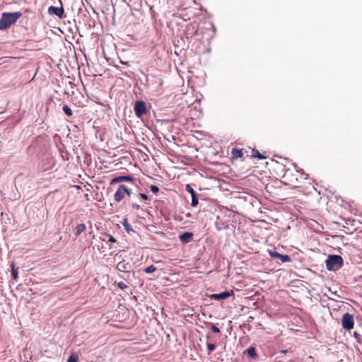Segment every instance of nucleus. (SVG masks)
Here are the masks:
<instances>
[{
	"label": "nucleus",
	"instance_id": "nucleus-20",
	"mask_svg": "<svg viewBox=\"0 0 362 362\" xmlns=\"http://www.w3.org/2000/svg\"><path fill=\"white\" fill-rule=\"evenodd\" d=\"M117 285L121 290H125L128 288V286L123 281L117 282Z\"/></svg>",
	"mask_w": 362,
	"mask_h": 362
},
{
	"label": "nucleus",
	"instance_id": "nucleus-13",
	"mask_svg": "<svg viewBox=\"0 0 362 362\" xmlns=\"http://www.w3.org/2000/svg\"><path fill=\"white\" fill-rule=\"evenodd\" d=\"M86 230V226L85 223H80L76 226L74 229V235L78 238L83 232Z\"/></svg>",
	"mask_w": 362,
	"mask_h": 362
},
{
	"label": "nucleus",
	"instance_id": "nucleus-11",
	"mask_svg": "<svg viewBox=\"0 0 362 362\" xmlns=\"http://www.w3.org/2000/svg\"><path fill=\"white\" fill-rule=\"evenodd\" d=\"M193 234L190 232H185L182 234H180L179 236L180 240L183 243H188L192 240Z\"/></svg>",
	"mask_w": 362,
	"mask_h": 362
},
{
	"label": "nucleus",
	"instance_id": "nucleus-15",
	"mask_svg": "<svg viewBox=\"0 0 362 362\" xmlns=\"http://www.w3.org/2000/svg\"><path fill=\"white\" fill-rule=\"evenodd\" d=\"M247 353L248 356L252 358H256L257 357L256 350L254 347H250L249 349H247Z\"/></svg>",
	"mask_w": 362,
	"mask_h": 362
},
{
	"label": "nucleus",
	"instance_id": "nucleus-4",
	"mask_svg": "<svg viewBox=\"0 0 362 362\" xmlns=\"http://www.w3.org/2000/svg\"><path fill=\"white\" fill-rule=\"evenodd\" d=\"M354 318L353 315L346 313L342 315L341 326L344 329L351 330L354 326Z\"/></svg>",
	"mask_w": 362,
	"mask_h": 362
},
{
	"label": "nucleus",
	"instance_id": "nucleus-27",
	"mask_svg": "<svg viewBox=\"0 0 362 362\" xmlns=\"http://www.w3.org/2000/svg\"><path fill=\"white\" fill-rule=\"evenodd\" d=\"M151 190L153 192V193H158L159 192V188L158 187H157L156 185H151Z\"/></svg>",
	"mask_w": 362,
	"mask_h": 362
},
{
	"label": "nucleus",
	"instance_id": "nucleus-24",
	"mask_svg": "<svg viewBox=\"0 0 362 362\" xmlns=\"http://www.w3.org/2000/svg\"><path fill=\"white\" fill-rule=\"evenodd\" d=\"M78 361V357L76 356H70L69 359H68V362H77Z\"/></svg>",
	"mask_w": 362,
	"mask_h": 362
},
{
	"label": "nucleus",
	"instance_id": "nucleus-28",
	"mask_svg": "<svg viewBox=\"0 0 362 362\" xmlns=\"http://www.w3.org/2000/svg\"><path fill=\"white\" fill-rule=\"evenodd\" d=\"M187 190L191 194L192 196L193 194H196L194 190L189 185H187Z\"/></svg>",
	"mask_w": 362,
	"mask_h": 362
},
{
	"label": "nucleus",
	"instance_id": "nucleus-5",
	"mask_svg": "<svg viewBox=\"0 0 362 362\" xmlns=\"http://www.w3.org/2000/svg\"><path fill=\"white\" fill-rule=\"evenodd\" d=\"M131 193V190L124 185H120L114 195V199L115 202H119L125 197L126 195L129 196Z\"/></svg>",
	"mask_w": 362,
	"mask_h": 362
},
{
	"label": "nucleus",
	"instance_id": "nucleus-10",
	"mask_svg": "<svg viewBox=\"0 0 362 362\" xmlns=\"http://www.w3.org/2000/svg\"><path fill=\"white\" fill-rule=\"evenodd\" d=\"M233 294V291H225V292H223V293H221L212 294V295L210 296V298L211 299H214V300H223V299H226V298L230 297Z\"/></svg>",
	"mask_w": 362,
	"mask_h": 362
},
{
	"label": "nucleus",
	"instance_id": "nucleus-26",
	"mask_svg": "<svg viewBox=\"0 0 362 362\" xmlns=\"http://www.w3.org/2000/svg\"><path fill=\"white\" fill-rule=\"evenodd\" d=\"M211 329L213 332L214 333H219L220 332V329L218 327H217L216 325H211Z\"/></svg>",
	"mask_w": 362,
	"mask_h": 362
},
{
	"label": "nucleus",
	"instance_id": "nucleus-18",
	"mask_svg": "<svg viewBox=\"0 0 362 362\" xmlns=\"http://www.w3.org/2000/svg\"><path fill=\"white\" fill-rule=\"evenodd\" d=\"M11 275H12V277L14 279H16L18 278V269L15 268V266H14V264L12 263L11 264Z\"/></svg>",
	"mask_w": 362,
	"mask_h": 362
},
{
	"label": "nucleus",
	"instance_id": "nucleus-12",
	"mask_svg": "<svg viewBox=\"0 0 362 362\" xmlns=\"http://www.w3.org/2000/svg\"><path fill=\"white\" fill-rule=\"evenodd\" d=\"M117 269L119 272H127L130 269V265L128 262L123 260L117 263Z\"/></svg>",
	"mask_w": 362,
	"mask_h": 362
},
{
	"label": "nucleus",
	"instance_id": "nucleus-16",
	"mask_svg": "<svg viewBox=\"0 0 362 362\" xmlns=\"http://www.w3.org/2000/svg\"><path fill=\"white\" fill-rule=\"evenodd\" d=\"M122 225L124 228H125V230L127 233H129L130 231H133V229L132 228L131 225L129 223L127 218H124L122 222Z\"/></svg>",
	"mask_w": 362,
	"mask_h": 362
},
{
	"label": "nucleus",
	"instance_id": "nucleus-19",
	"mask_svg": "<svg viewBox=\"0 0 362 362\" xmlns=\"http://www.w3.org/2000/svg\"><path fill=\"white\" fill-rule=\"evenodd\" d=\"M156 271V267L153 265H151L144 269V272L147 274L153 273Z\"/></svg>",
	"mask_w": 362,
	"mask_h": 362
},
{
	"label": "nucleus",
	"instance_id": "nucleus-21",
	"mask_svg": "<svg viewBox=\"0 0 362 362\" xmlns=\"http://www.w3.org/2000/svg\"><path fill=\"white\" fill-rule=\"evenodd\" d=\"M191 204L192 206H196L198 204V199H197L196 194H193L192 196Z\"/></svg>",
	"mask_w": 362,
	"mask_h": 362
},
{
	"label": "nucleus",
	"instance_id": "nucleus-31",
	"mask_svg": "<svg viewBox=\"0 0 362 362\" xmlns=\"http://www.w3.org/2000/svg\"><path fill=\"white\" fill-rule=\"evenodd\" d=\"M133 207L138 209L139 206L137 204H133Z\"/></svg>",
	"mask_w": 362,
	"mask_h": 362
},
{
	"label": "nucleus",
	"instance_id": "nucleus-6",
	"mask_svg": "<svg viewBox=\"0 0 362 362\" xmlns=\"http://www.w3.org/2000/svg\"><path fill=\"white\" fill-rule=\"evenodd\" d=\"M134 109L136 116L139 118L147 113L146 103L141 100L135 103Z\"/></svg>",
	"mask_w": 362,
	"mask_h": 362
},
{
	"label": "nucleus",
	"instance_id": "nucleus-2",
	"mask_svg": "<svg viewBox=\"0 0 362 362\" xmlns=\"http://www.w3.org/2000/svg\"><path fill=\"white\" fill-rule=\"evenodd\" d=\"M21 16L19 12L4 13L0 18V30H6L11 25L14 24Z\"/></svg>",
	"mask_w": 362,
	"mask_h": 362
},
{
	"label": "nucleus",
	"instance_id": "nucleus-7",
	"mask_svg": "<svg viewBox=\"0 0 362 362\" xmlns=\"http://www.w3.org/2000/svg\"><path fill=\"white\" fill-rule=\"evenodd\" d=\"M268 252L272 257L279 259L282 262H288L291 259L288 255H281L277 252L275 250H269Z\"/></svg>",
	"mask_w": 362,
	"mask_h": 362
},
{
	"label": "nucleus",
	"instance_id": "nucleus-8",
	"mask_svg": "<svg viewBox=\"0 0 362 362\" xmlns=\"http://www.w3.org/2000/svg\"><path fill=\"white\" fill-rule=\"evenodd\" d=\"M247 153V151L245 148H233L231 151L233 158H245V154Z\"/></svg>",
	"mask_w": 362,
	"mask_h": 362
},
{
	"label": "nucleus",
	"instance_id": "nucleus-29",
	"mask_svg": "<svg viewBox=\"0 0 362 362\" xmlns=\"http://www.w3.org/2000/svg\"><path fill=\"white\" fill-rule=\"evenodd\" d=\"M107 236L109 237L108 242H110V243H116L117 240H116V239L113 236H112L110 235H107Z\"/></svg>",
	"mask_w": 362,
	"mask_h": 362
},
{
	"label": "nucleus",
	"instance_id": "nucleus-1",
	"mask_svg": "<svg viewBox=\"0 0 362 362\" xmlns=\"http://www.w3.org/2000/svg\"><path fill=\"white\" fill-rule=\"evenodd\" d=\"M308 174L296 169H286L283 175V183L291 187H299L305 180H307Z\"/></svg>",
	"mask_w": 362,
	"mask_h": 362
},
{
	"label": "nucleus",
	"instance_id": "nucleus-30",
	"mask_svg": "<svg viewBox=\"0 0 362 362\" xmlns=\"http://www.w3.org/2000/svg\"><path fill=\"white\" fill-rule=\"evenodd\" d=\"M140 197L144 200H147L148 199V196L146 194L141 193Z\"/></svg>",
	"mask_w": 362,
	"mask_h": 362
},
{
	"label": "nucleus",
	"instance_id": "nucleus-23",
	"mask_svg": "<svg viewBox=\"0 0 362 362\" xmlns=\"http://www.w3.org/2000/svg\"><path fill=\"white\" fill-rule=\"evenodd\" d=\"M206 346H207V349H208V350H209L210 352L213 351L215 349V348H216L215 344H211V343H208Z\"/></svg>",
	"mask_w": 362,
	"mask_h": 362
},
{
	"label": "nucleus",
	"instance_id": "nucleus-9",
	"mask_svg": "<svg viewBox=\"0 0 362 362\" xmlns=\"http://www.w3.org/2000/svg\"><path fill=\"white\" fill-rule=\"evenodd\" d=\"M48 13L50 15H55V16H58L59 18H62L64 15V8L62 6L55 7V6H51L48 8Z\"/></svg>",
	"mask_w": 362,
	"mask_h": 362
},
{
	"label": "nucleus",
	"instance_id": "nucleus-25",
	"mask_svg": "<svg viewBox=\"0 0 362 362\" xmlns=\"http://www.w3.org/2000/svg\"><path fill=\"white\" fill-rule=\"evenodd\" d=\"M122 182L120 179V177H115L114 179H112L110 182V184L111 185H113V184H115V183H117V182Z\"/></svg>",
	"mask_w": 362,
	"mask_h": 362
},
{
	"label": "nucleus",
	"instance_id": "nucleus-14",
	"mask_svg": "<svg viewBox=\"0 0 362 362\" xmlns=\"http://www.w3.org/2000/svg\"><path fill=\"white\" fill-rule=\"evenodd\" d=\"M250 152H251V156L252 158H258V159H260V160H263V159L267 158V157L265 156H264L263 154L260 153L257 150H256L255 148H251L250 149Z\"/></svg>",
	"mask_w": 362,
	"mask_h": 362
},
{
	"label": "nucleus",
	"instance_id": "nucleus-22",
	"mask_svg": "<svg viewBox=\"0 0 362 362\" xmlns=\"http://www.w3.org/2000/svg\"><path fill=\"white\" fill-rule=\"evenodd\" d=\"M121 180L123 181H133V177L130 175L119 176Z\"/></svg>",
	"mask_w": 362,
	"mask_h": 362
},
{
	"label": "nucleus",
	"instance_id": "nucleus-3",
	"mask_svg": "<svg viewBox=\"0 0 362 362\" xmlns=\"http://www.w3.org/2000/svg\"><path fill=\"white\" fill-rule=\"evenodd\" d=\"M343 264L342 257L339 255H330L326 261V267L328 270L335 271L339 269Z\"/></svg>",
	"mask_w": 362,
	"mask_h": 362
},
{
	"label": "nucleus",
	"instance_id": "nucleus-17",
	"mask_svg": "<svg viewBox=\"0 0 362 362\" xmlns=\"http://www.w3.org/2000/svg\"><path fill=\"white\" fill-rule=\"evenodd\" d=\"M62 110L64 112V113L68 116V117H71L73 115V112H72V110L67 105H63V107H62Z\"/></svg>",
	"mask_w": 362,
	"mask_h": 362
}]
</instances>
